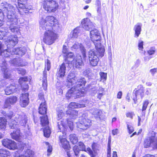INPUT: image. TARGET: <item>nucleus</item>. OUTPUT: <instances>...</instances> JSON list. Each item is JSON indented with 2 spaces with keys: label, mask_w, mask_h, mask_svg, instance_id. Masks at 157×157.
Segmentation results:
<instances>
[{
  "label": "nucleus",
  "mask_w": 157,
  "mask_h": 157,
  "mask_svg": "<svg viewBox=\"0 0 157 157\" xmlns=\"http://www.w3.org/2000/svg\"><path fill=\"white\" fill-rule=\"evenodd\" d=\"M67 86L70 87L73 85L75 84L74 87H72L66 94V97L68 99H76L83 96L85 93L84 89L86 81L84 78L77 79L74 73H70L68 75L67 78Z\"/></svg>",
  "instance_id": "obj_1"
},
{
  "label": "nucleus",
  "mask_w": 157,
  "mask_h": 157,
  "mask_svg": "<svg viewBox=\"0 0 157 157\" xmlns=\"http://www.w3.org/2000/svg\"><path fill=\"white\" fill-rule=\"evenodd\" d=\"M1 6L3 9H5L6 10L8 21L10 22L9 28L11 32L15 34H18L20 32L19 29L16 26L18 20V17L16 13V10H18L21 14H23L22 11L18 9L16 7H14L12 5L9 4L6 2H4L1 3Z\"/></svg>",
  "instance_id": "obj_2"
},
{
  "label": "nucleus",
  "mask_w": 157,
  "mask_h": 157,
  "mask_svg": "<svg viewBox=\"0 0 157 157\" xmlns=\"http://www.w3.org/2000/svg\"><path fill=\"white\" fill-rule=\"evenodd\" d=\"M9 52V50L6 49L4 45L0 41V56H1L0 57V68L3 73L4 77L6 78H10V74L6 62V59L8 58L5 56V52Z\"/></svg>",
  "instance_id": "obj_3"
},
{
  "label": "nucleus",
  "mask_w": 157,
  "mask_h": 157,
  "mask_svg": "<svg viewBox=\"0 0 157 157\" xmlns=\"http://www.w3.org/2000/svg\"><path fill=\"white\" fill-rule=\"evenodd\" d=\"M42 18L40 22V27L43 30H52L56 31L59 27L58 22L57 19L53 16H48L44 19L43 17L40 16Z\"/></svg>",
  "instance_id": "obj_4"
},
{
  "label": "nucleus",
  "mask_w": 157,
  "mask_h": 157,
  "mask_svg": "<svg viewBox=\"0 0 157 157\" xmlns=\"http://www.w3.org/2000/svg\"><path fill=\"white\" fill-rule=\"evenodd\" d=\"M6 117L11 119V121H13L10 124V126L11 128H14L16 127V123H18L22 126H25L27 122V116L24 114L19 115L17 114H15L13 115L12 112H10L9 113L6 115Z\"/></svg>",
  "instance_id": "obj_5"
},
{
  "label": "nucleus",
  "mask_w": 157,
  "mask_h": 157,
  "mask_svg": "<svg viewBox=\"0 0 157 157\" xmlns=\"http://www.w3.org/2000/svg\"><path fill=\"white\" fill-rule=\"evenodd\" d=\"M105 51L104 48L102 47L90 50L88 52L90 64L93 67L96 66L99 60V57L103 56Z\"/></svg>",
  "instance_id": "obj_6"
},
{
  "label": "nucleus",
  "mask_w": 157,
  "mask_h": 157,
  "mask_svg": "<svg viewBox=\"0 0 157 157\" xmlns=\"http://www.w3.org/2000/svg\"><path fill=\"white\" fill-rule=\"evenodd\" d=\"M57 126L58 128V132H62L61 134L59 136V140L61 145L64 149L68 150L70 148L69 142L66 139V127L63 122L61 121L57 123Z\"/></svg>",
  "instance_id": "obj_7"
},
{
  "label": "nucleus",
  "mask_w": 157,
  "mask_h": 157,
  "mask_svg": "<svg viewBox=\"0 0 157 157\" xmlns=\"http://www.w3.org/2000/svg\"><path fill=\"white\" fill-rule=\"evenodd\" d=\"M87 114L83 113L82 116L79 117V121L76 122L77 127L82 130H86L91 125V121L87 118Z\"/></svg>",
  "instance_id": "obj_8"
},
{
  "label": "nucleus",
  "mask_w": 157,
  "mask_h": 157,
  "mask_svg": "<svg viewBox=\"0 0 157 157\" xmlns=\"http://www.w3.org/2000/svg\"><path fill=\"white\" fill-rule=\"evenodd\" d=\"M90 38L95 46V48H104L100 43L101 36L98 31L97 29L91 30L90 32Z\"/></svg>",
  "instance_id": "obj_9"
},
{
  "label": "nucleus",
  "mask_w": 157,
  "mask_h": 157,
  "mask_svg": "<svg viewBox=\"0 0 157 157\" xmlns=\"http://www.w3.org/2000/svg\"><path fill=\"white\" fill-rule=\"evenodd\" d=\"M44 33L43 41L46 44L51 45L54 43L57 38V35L52 30L47 29Z\"/></svg>",
  "instance_id": "obj_10"
},
{
  "label": "nucleus",
  "mask_w": 157,
  "mask_h": 157,
  "mask_svg": "<svg viewBox=\"0 0 157 157\" xmlns=\"http://www.w3.org/2000/svg\"><path fill=\"white\" fill-rule=\"evenodd\" d=\"M57 3L53 0H44L43 8L48 12L50 13L56 11L58 8Z\"/></svg>",
  "instance_id": "obj_11"
},
{
  "label": "nucleus",
  "mask_w": 157,
  "mask_h": 157,
  "mask_svg": "<svg viewBox=\"0 0 157 157\" xmlns=\"http://www.w3.org/2000/svg\"><path fill=\"white\" fill-rule=\"evenodd\" d=\"M41 124L44 127V136L48 137L51 133L50 129L48 126L49 121L46 115L40 117Z\"/></svg>",
  "instance_id": "obj_12"
},
{
  "label": "nucleus",
  "mask_w": 157,
  "mask_h": 157,
  "mask_svg": "<svg viewBox=\"0 0 157 157\" xmlns=\"http://www.w3.org/2000/svg\"><path fill=\"white\" fill-rule=\"evenodd\" d=\"M138 90H136L135 89L133 92L132 99L134 104H137L138 102V100L140 98L142 99L144 96V87L140 85L138 86Z\"/></svg>",
  "instance_id": "obj_13"
},
{
  "label": "nucleus",
  "mask_w": 157,
  "mask_h": 157,
  "mask_svg": "<svg viewBox=\"0 0 157 157\" xmlns=\"http://www.w3.org/2000/svg\"><path fill=\"white\" fill-rule=\"evenodd\" d=\"M27 0H18V5L19 8L21 10L25 13H27L29 10L31 9V6H28L27 3Z\"/></svg>",
  "instance_id": "obj_14"
},
{
  "label": "nucleus",
  "mask_w": 157,
  "mask_h": 157,
  "mask_svg": "<svg viewBox=\"0 0 157 157\" xmlns=\"http://www.w3.org/2000/svg\"><path fill=\"white\" fill-rule=\"evenodd\" d=\"M2 144L4 146L11 150H14L17 147L16 142L11 140H3L2 141Z\"/></svg>",
  "instance_id": "obj_15"
},
{
  "label": "nucleus",
  "mask_w": 157,
  "mask_h": 157,
  "mask_svg": "<svg viewBox=\"0 0 157 157\" xmlns=\"http://www.w3.org/2000/svg\"><path fill=\"white\" fill-rule=\"evenodd\" d=\"M71 49L73 51H76L80 49L83 58H85L86 57V50L82 44L77 43H76L72 46Z\"/></svg>",
  "instance_id": "obj_16"
},
{
  "label": "nucleus",
  "mask_w": 157,
  "mask_h": 157,
  "mask_svg": "<svg viewBox=\"0 0 157 157\" xmlns=\"http://www.w3.org/2000/svg\"><path fill=\"white\" fill-rule=\"evenodd\" d=\"M18 42L17 36L16 35H11V36L8 38L6 40L7 47L9 49L13 48Z\"/></svg>",
  "instance_id": "obj_17"
},
{
  "label": "nucleus",
  "mask_w": 157,
  "mask_h": 157,
  "mask_svg": "<svg viewBox=\"0 0 157 157\" xmlns=\"http://www.w3.org/2000/svg\"><path fill=\"white\" fill-rule=\"evenodd\" d=\"M68 63L67 62H64L59 66V68L57 72V76L58 77L62 78L65 76L66 67L69 66L67 64Z\"/></svg>",
  "instance_id": "obj_18"
},
{
  "label": "nucleus",
  "mask_w": 157,
  "mask_h": 157,
  "mask_svg": "<svg viewBox=\"0 0 157 157\" xmlns=\"http://www.w3.org/2000/svg\"><path fill=\"white\" fill-rule=\"evenodd\" d=\"M81 23L82 27L86 30L89 31L94 27L93 24L88 18L83 19Z\"/></svg>",
  "instance_id": "obj_19"
},
{
  "label": "nucleus",
  "mask_w": 157,
  "mask_h": 157,
  "mask_svg": "<svg viewBox=\"0 0 157 157\" xmlns=\"http://www.w3.org/2000/svg\"><path fill=\"white\" fill-rule=\"evenodd\" d=\"M26 51V48L24 47H21L12 49V54H15L22 56L24 55Z\"/></svg>",
  "instance_id": "obj_20"
},
{
  "label": "nucleus",
  "mask_w": 157,
  "mask_h": 157,
  "mask_svg": "<svg viewBox=\"0 0 157 157\" xmlns=\"http://www.w3.org/2000/svg\"><path fill=\"white\" fill-rule=\"evenodd\" d=\"M10 135L13 139L18 142H21L22 139L20 133V131L18 129L16 130H14L13 132L10 134Z\"/></svg>",
  "instance_id": "obj_21"
},
{
  "label": "nucleus",
  "mask_w": 157,
  "mask_h": 157,
  "mask_svg": "<svg viewBox=\"0 0 157 157\" xmlns=\"http://www.w3.org/2000/svg\"><path fill=\"white\" fill-rule=\"evenodd\" d=\"M28 79L27 77H21L19 80V83L21 85L23 90H27L28 89V85L26 83V82L28 81Z\"/></svg>",
  "instance_id": "obj_22"
},
{
  "label": "nucleus",
  "mask_w": 157,
  "mask_h": 157,
  "mask_svg": "<svg viewBox=\"0 0 157 157\" xmlns=\"http://www.w3.org/2000/svg\"><path fill=\"white\" fill-rule=\"evenodd\" d=\"M92 113V114L97 120H103L105 118V115L99 109H95Z\"/></svg>",
  "instance_id": "obj_23"
},
{
  "label": "nucleus",
  "mask_w": 157,
  "mask_h": 157,
  "mask_svg": "<svg viewBox=\"0 0 157 157\" xmlns=\"http://www.w3.org/2000/svg\"><path fill=\"white\" fill-rule=\"evenodd\" d=\"M73 62L74 67L76 68H81L83 65V63L80 56L73 60Z\"/></svg>",
  "instance_id": "obj_24"
},
{
  "label": "nucleus",
  "mask_w": 157,
  "mask_h": 157,
  "mask_svg": "<svg viewBox=\"0 0 157 157\" xmlns=\"http://www.w3.org/2000/svg\"><path fill=\"white\" fill-rule=\"evenodd\" d=\"M142 24L141 23H138L135 25L133 30L135 31L134 37L137 38L140 34L141 31Z\"/></svg>",
  "instance_id": "obj_25"
},
{
  "label": "nucleus",
  "mask_w": 157,
  "mask_h": 157,
  "mask_svg": "<svg viewBox=\"0 0 157 157\" xmlns=\"http://www.w3.org/2000/svg\"><path fill=\"white\" fill-rule=\"evenodd\" d=\"M39 100L41 102L40 106L38 108H47L45 101L44 98V94L43 93H40L38 95Z\"/></svg>",
  "instance_id": "obj_26"
},
{
  "label": "nucleus",
  "mask_w": 157,
  "mask_h": 157,
  "mask_svg": "<svg viewBox=\"0 0 157 157\" xmlns=\"http://www.w3.org/2000/svg\"><path fill=\"white\" fill-rule=\"evenodd\" d=\"M17 100V98L15 96H13L7 99L5 101V107L4 108H7L10 106L11 104L16 102Z\"/></svg>",
  "instance_id": "obj_27"
},
{
  "label": "nucleus",
  "mask_w": 157,
  "mask_h": 157,
  "mask_svg": "<svg viewBox=\"0 0 157 157\" xmlns=\"http://www.w3.org/2000/svg\"><path fill=\"white\" fill-rule=\"evenodd\" d=\"M24 152V155H16L15 157H33L34 155V152L29 149H26Z\"/></svg>",
  "instance_id": "obj_28"
},
{
  "label": "nucleus",
  "mask_w": 157,
  "mask_h": 157,
  "mask_svg": "<svg viewBox=\"0 0 157 157\" xmlns=\"http://www.w3.org/2000/svg\"><path fill=\"white\" fill-rule=\"evenodd\" d=\"M154 136L147 138L144 141V146L145 148H147L150 146H153V143L154 140Z\"/></svg>",
  "instance_id": "obj_29"
},
{
  "label": "nucleus",
  "mask_w": 157,
  "mask_h": 157,
  "mask_svg": "<svg viewBox=\"0 0 157 157\" xmlns=\"http://www.w3.org/2000/svg\"><path fill=\"white\" fill-rule=\"evenodd\" d=\"M78 112L76 110L72 109H69L66 111V114L70 116V117L72 119H74L76 118L77 116Z\"/></svg>",
  "instance_id": "obj_30"
},
{
  "label": "nucleus",
  "mask_w": 157,
  "mask_h": 157,
  "mask_svg": "<svg viewBox=\"0 0 157 157\" xmlns=\"http://www.w3.org/2000/svg\"><path fill=\"white\" fill-rule=\"evenodd\" d=\"M16 87L15 86L10 85L9 86H8L4 90V91L5 94L6 95H9L14 92L16 91Z\"/></svg>",
  "instance_id": "obj_31"
},
{
  "label": "nucleus",
  "mask_w": 157,
  "mask_h": 157,
  "mask_svg": "<svg viewBox=\"0 0 157 157\" xmlns=\"http://www.w3.org/2000/svg\"><path fill=\"white\" fill-rule=\"evenodd\" d=\"M9 32L6 29L3 28H0V39L3 40L4 38L6 36H9Z\"/></svg>",
  "instance_id": "obj_32"
},
{
  "label": "nucleus",
  "mask_w": 157,
  "mask_h": 157,
  "mask_svg": "<svg viewBox=\"0 0 157 157\" xmlns=\"http://www.w3.org/2000/svg\"><path fill=\"white\" fill-rule=\"evenodd\" d=\"M66 57L64 59L65 61L64 62H67L68 63H67L68 64V66H70V65L71 64V63L72 61H73L74 56L73 54L70 52L67 55H66Z\"/></svg>",
  "instance_id": "obj_33"
},
{
  "label": "nucleus",
  "mask_w": 157,
  "mask_h": 157,
  "mask_svg": "<svg viewBox=\"0 0 157 157\" xmlns=\"http://www.w3.org/2000/svg\"><path fill=\"white\" fill-rule=\"evenodd\" d=\"M47 74L46 71L44 70L43 72V77L42 80V86L43 89L46 90L47 89Z\"/></svg>",
  "instance_id": "obj_34"
},
{
  "label": "nucleus",
  "mask_w": 157,
  "mask_h": 157,
  "mask_svg": "<svg viewBox=\"0 0 157 157\" xmlns=\"http://www.w3.org/2000/svg\"><path fill=\"white\" fill-rule=\"evenodd\" d=\"M10 63L13 66L17 67L21 66V60L20 58H16L11 60Z\"/></svg>",
  "instance_id": "obj_35"
},
{
  "label": "nucleus",
  "mask_w": 157,
  "mask_h": 157,
  "mask_svg": "<svg viewBox=\"0 0 157 157\" xmlns=\"http://www.w3.org/2000/svg\"><path fill=\"white\" fill-rule=\"evenodd\" d=\"M0 130H5L7 123L6 119L5 117H0Z\"/></svg>",
  "instance_id": "obj_36"
},
{
  "label": "nucleus",
  "mask_w": 157,
  "mask_h": 157,
  "mask_svg": "<svg viewBox=\"0 0 157 157\" xmlns=\"http://www.w3.org/2000/svg\"><path fill=\"white\" fill-rule=\"evenodd\" d=\"M82 28L80 27H78L73 30L72 34V37L74 38H76L78 34L81 32Z\"/></svg>",
  "instance_id": "obj_37"
},
{
  "label": "nucleus",
  "mask_w": 157,
  "mask_h": 157,
  "mask_svg": "<svg viewBox=\"0 0 157 157\" xmlns=\"http://www.w3.org/2000/svg\"><path fill=\"white\" fill-rule=\"evenodd\" d=\"M10 155V152L5 149H0V156L7 157Z\"/></svg>",
  "instance_id": "obj_38"
},
{
  "label": "nucleus",
  "mask_w": 157,
  "mask_h": 157,
  "mask_svg": "<svg viewBox=\"0 0 157 157\" xmlns=\"http://www.w3.org/2000/svg\"><path fill=\"white\" fill-rule=\"evenodd\" d=\"M70 140L73 144H75L78 142L77 137L75 134L71 135L70 136Z\"/></svg>",
  "instance_id": "obj_39"
},
{
  "label": "nucleus",
  "mask_w": 157,
  "mask_h": 157,
  "mask_svg": "<svg viewBox=\"0 0 157 157\" xmlns=\"http://www.w3.org/2000/svg\"><path fill=\"white\" fill-rule=\"evenodd\" d=\"M99 75L101 78V81L104 82L107 79V73L104 72H101L99 73Z\"/></svg>",
  "instance_id": "obj_40"
},
{
  "label": "nucleus",
  "mask_w": 157,
  "mask_h": 157,
  "mask_svg": "<svg viewBox=\"0 0 157 157\" xmlns=\"http://www.w3.org/2000/svg\"><path fill=\"white\" fill-rule=\"evenodd\" d=\"M73 150L76 156V157H78V154L81 151L79 148L78 146L77 145H75L73 147Z\"/></svg>",
  "instance_id": "obj_41"
},
{
  "label": "nucleus",
  "mask_w": 157,
  "mask_h": 157,
  "mask_svg": "<svg viewBox=\"0 0 157 157\" xmlns=\"http://www.w3.org/2000/svg\"><path fill=\"white\" fill-rule=\"evenodd\" d=\"M95 4L98 6L97 12L99 13H100L101 12V2L99 0H96Z\"/></svg>",
  "instance_id": "obj_42"
},
{
  "label": "nucleus",
  "mask_w": 157,
  "mask_h": 157,
  "mask_svg": "<svg viewBox=\"0 0 157 157\" xmlns=\"http://www.w3.org/2000/svg\"><path fill=\"white\" fill-rule=\"evenodd\" d=\"M79 105L75 102H71L68 105V108H80Z\"/></svg>",
  "instance_id": "obj_43"
},
{
  "label": "nucleus",
  "mask_w": 157,
  "mask_h": 157,
  "mask_svg": "<svg viewBox=\"0 0 157 157\" xmlns=\"http://www.w3.org/2000/svg\"><path fill=\"white\" fill-rule=\"evenodd\" d=\"M16 71L19 74H20L22 75H24L26 73V71L22 68H17Z\"/></svg>",
  "instance_id": "obj_44"
},
{
  "label": "nucleus",
  "mask_w": 157,
  "mask_h": 157,
  "mask_svg": "<svg viewBox=\"0 0 157 157\" xmlns=\"http://www.w3.org/2000/svg\"><path fill=\"white\" fill-rule=\"evenodd\" d=\"M64 113L62 109L58 110H57V119L59 120L64 115Z\"/></svg>",
  "instance_id": "obj_45"
},
{
  "label": "nucleus",
  "mask_w": 157,
  "mask_h": 157,
  "mask_svg": "<svg viewBox=\"0 0 157 157\" xmlns=\"http://www.w3.org/2000/svg\"><path fill=\"white\" fill-rule=\"evenodd\" d=\"M4 18V14L2 11L0 10V27L3 25L2 21Z\"/></svg>",
  "instance_id": "obj_46"
},
{
  "label": "nucleus",
  "mask_w": 157,
  "mask_h": 157,
  "mask_svg": "<svg viewBox=\"0 0 157 157\" xmlns=\"http://www.w3.org/2000/svg\"><path fill=\"white\" fill-rule=\"evenodd\" d=\"M78 146L80 150L86 151L85 146L83 143L81 142H79Z\"/></svg>",
  "instance_id": "obj_47"
},
{
  "label": "nucleus",
  "mask_w": 157,
  "mask_h": 157,
  "mask_svg": "<svg viewBox=\"0 0 157 157\" xmlns=\"http://www.w3.org/2000/svg\"><path fill=\"white\" fill-rule=\"evenodd\" d=\"M29 100L26 99L23 100L22 102H20V105L21 107H25L28 104Z\"/></svg>",
  "instance_id": "obj_48"
},
{
  "label": "nucleus",
  "mask_w": 157,
  "mask_h": 157,
  "mask_svg": "<svg viewBox=\"0 0 157 157\" xmlns=\"http://www.w3.org/2000/svg\"><path fill=\"white\" fill-rule=\"evenodd\" d=\"M155 51V47H151L149 50L147 51V53L149 55H151L154 54Z\"/></svg>",
  "instance_id": "obj_49"
},
{
  "label": "nucleus",
  "mask_w": 157,
  "mask_h": 157,
  "mask_svg": "<svg viewBox=\"0 0 157 157\" xmlns=\"http://www.w3.org/2000/svg\"><path fill=\"white\" fill-rule=\"evenodd\" d=\"M67 126L69 127L71 130L73 129V122L71 121H70L69 119H67Z\"/></svg>",
  "instance_id": "obj_50"
},
{
  "label": "nucleus",
  "mask_w": 157,
  "mask_h": 157,
  "mask_svg": "<svg viewBox=\"0 0 157 157\" xmlns=\"http://www.w3.org/2000/svg\"><path fill=\"white\" fill-rule=\"evenodd\" d=\"M47 68V70L49 71L51 68V63L50 61L47 59L45 64V68Z\"/></svg>",
  "instance_id": "obj_51"
},
{
  "label": "nucleus",
  "mask_w": 157,
  "mask_h": 157,
  "mask_svg": "<svg viewBox=\"0 0 157 157\" xmlns=\"http://www.w3.org/2000/svg\"><path fill=\"white\" fill-rule=\"evenodd\" d=\"M143 43L144 42L143 41L139 40L138 43V47L139 49L140 50L142 51L144 48H143Z\"/></svg>",
  "instance_id": "obj_52"
},
{
  "label": "nucleus",
  "mask_w": 157,
  "mask_h": 157,
  "mask_svg": "<svg viewBox=\"0 0 157 157\" xmlns=\"http://www.w3.org/2000/svg\"><path fill=\"white\" fill-rule=\"evenodd\" d=\"M29 94L28 93H26L25 94H22V96L20 98L21 99H22L23 100L26 99L29 100Z\"/></svg>",
  "instance_id": "obj_53"
},
{
  "label": "nucleus",
  "mask_w": 157,
  "mask_h": 157,
  "mask_svg": "<svg viewBox=\"0 0 157 157\" xmlns=\"http://www.w3.org/2000/svg\"><path fill=\"white\" fill-rule=\"evenodd\" d=\"M47 109H39V113L41 115H44L46 114Z\"/></svg>",
  "instance_id": "obj_54"
},
{
  "label": "nucleus",
  "mask_w": 157,
  "mask_h": 157,
  "mask_svg": "<svg viewBox=\"0 0 157 157\" xmlns=\"http://www.w3.org/2000/svg\"><path fill=\"white\" fill-rule=\"evenodd\" d=\"M127 128L128 130V132L129 134H131L134 131L132 125L128 124Z\"/></svg>",
  "instance_id": "obj_55"
},
{
  "label": "nucleus",
  "mask_w": 157,
  "mask_h": 157,
  "mask_svg": "<svg viewBox=\"0 0 157 157\" xmlns=\"http://www.w3.org/2000/svg\"><path fill=\"white\" fill-rule=\"evenodd\" d=\"M154 140L153 143V146L155 148H157V137L154 136Z\"/></svg>",
  "instance_id": "obj_56"
},
{
  "label": "nucleus",
  "mask_w": 157,
  "mask_h": 157,
  "mask_svg": "<svg viewBox=\"0 0 157 157\" xmlns=\"http://www.w3.org/2000/svg\"><path fill=\"white\" fill-rule=\"evenodd\" d=\"M126 115L127 117L132 119L133 118V117L134 115V114L133 112H129L126 114Z\"/></svg>",
  "instance_id": "obj_57"
},
{
  "label": "nucleus",
  "mask_w": 157,
  "mask_h": 157,
  "mask_svg": "<svg viewBox=\"0 0 157 157\" xmlns=\"http://www.w3.org/2000/svg\"><path fill=\"white\" fill-rule=\"evenodd\" d=\"M59 3L63 9H65L66 8L65 0H60Z\"/></svg>",
  "instance_id": "obj_58"
},
{
  "label": "nucleus",
  "mask_w": 157,
  "mask_h": 157,
  "mask_svg": "<svg viewBox=\"0 0 157 157\" xmlns=\"http://www.w3.org/2000/svg\"><path fill=\"white\" fill-rule=\"evenodd\" d=\"M149 103L148 101L147 100H146L144 101L143 103L142 108H147Z\"/></svg>",
  "instance_id": "obj_59"
},
{
  "label": "nucleus",
  "mask_w": 157,
  "mask_h": 157,
  "mask_svg": "<svg viewBox=\"0 0 157 157\" xmlns=\"http://www.w3.org/2000/svg\"><path fill=\"white\" fill-rule=\"evenodd\" d=\"M140 60L139 59H137L135 63V65L136 67H138L140 64Z\"/></svg>",
  "instance_id": "obj_60"
},
{
  "label": "nucleus",
  "mask_w": 157,
  "mask_h": 157,
  "mask_svg": "<svg viewBox=\"0 0 157 157\" xmlns=\"http://www.w3.org/2000/svg\"><path fill=\"white\" fill-rule=\"evenodd\" d=\"M150 72L151 73L153 76L157 72L156 69L155 68L151 69L150 70Z\"/></svg>",
  "instance_id": "obj_61"
},
{
  "label": "nucleus",
  "mask_w": 157,
  "mask_h": 157,
  "mask_svg": "<svg viewBox=\"0 0 157 157\" xmlns=\"http://www.w3.org/2000/svg\"><path fill=\"white\" fill-rule=\"evenodd\" d=\"M63 53L67 54V50L66 46L65 45H63Z\"/></svg>",
  "instance_id": "obj_62"
},
{
  "label": "nucleus",
  "mask_w": 157,
  "mask_h": 157,
  "mask_svg": "<svg viewBox=\"0 0 157 157\" xmlns=\"http://www.w3.org/2000/svg\"><path fill=\"white\" fill-rule=\"evenodd\" d=\"M118 131V129L116 128L112 130V134L113 135H115L117 134Z\"/></svg>",
  "instance_id": "obj_63"
},
{
  "label": "nucleus",
  "mask_w": 157,
  "mask_h": 157,
  "mask_svg": "<svg viewBox=\"0 0 157 157\" xmlns=\"http://www.w3.org/2000/svg\"><path fill=\"white\" fill-rule=\"evenodd\" d=\"M97 145L98 144L97 143H94L92 145V149L94 150H96Z\"/></svg>",
  "instance_id": "obj_64"
}]
</instances>
